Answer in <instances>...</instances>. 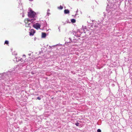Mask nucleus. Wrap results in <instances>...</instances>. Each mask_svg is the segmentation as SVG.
Wrapping results in <instances>:
<instances>
[{"label":"nucleus","mask_w":132,"mask_h":132,"mask_svg":"<svg viewBox=\"0 0 132 132\" xmlns=\"http://www.w3.org/2000/svg\"><path fill=\"white\" fill-rule=\"evenodd\" d=\"M46 36V34L45 33L42 32V37L45 38Z\"/></svg>","instance_id":"7"},{"label":"nucleus","mask_w":132,"mask_h":132,"mask_svg":"<svg viewBox=\"0 0 132 132\" xmlns=\"http://www.w3.org/2000/svg\"><path fill=\"white\" fill-rule=\"evenodd\" d=\"M26 60V56L24 55H23L22 57V58H20V60L22 61L23 62L24 61Z\"/></svg>","instance_id":"5"},{"label":"nucleus","mask_w":132,"mask_h":132,"mask_svg":"<svg viewBox=\"0 0 132 132\" xmlns=\"http://www.w3.org/2000/svg\"><path fill=\"white\" fill-rule=\"evenodd\" d=\"M79 123L78 122L76 123L75 125L77 126H78L79 125Z\"/></svg>","instance_id":"11"},{"label":"nucleus","mask_w":132,"mask_h":132,"mask_svg":"<svg viewBox=\"0 0 132 132\" xmlns=\"http://www.w3.org/2000/svg\"><path fill=\"white\" fill-rule=\"evenodd\" d=\"M69 39H70V38H69ZM70 41L69 42V43L71 42V38L70 39Z\"/></svg>","instance_id":"14"},{"label":"nucleus","mask_w":132,"mask_h":132,"mask_svg":"<svg viewBox=\"0 0 132 132\" xmlns=\"http://www.w3.org/2000/svg\"><path fill=\"white\" fill-rule=\"evenodd\" d=\"M9 42L7 40H6L5 42V44H6L7 45H8L9 44Z\"/></svg>","instance_id":"9"},{"label":"nucleus","mask_w":132,"mask_h":132,"mask_svg":"<svg viewBox=\"0 0 132 132\" xmlns=\"http://www.w3.org/2000/svg\"><path fill=\"white\" fill-rule=\"evenodd\" d=\"M58 9H60L61 10L63 9V7L62 6H60L59 7H58Z\"/></svg>","instance_id":"10"},{"label":"nucleus","mask_w":132,"mask_h":132,"mask_svg":"<svg viewBox=\"0 0 132 132\" xmlns=\"http://www.w3.org/2000/svg\"><path fill=\"white\" fill-rule=\"evenodd\" d=\"M37 99L38 100H41V98L39 97H38L37 98Z\"/></svg>","instance_id":"13"},{"label":"nucleus","mask_w":132,"mask_h":132,"mask_svg":"<svg viewBox=\"0 0 132 132\" xmlns=\"http://www.w3.org/2000/svg\"><path fill=\"white\" fill-rule=\"evenodd\" d=\"M35 32V31L33 29H31L30 30V36H33Z\"/></svg>","instance_id":"4"},{"label":"nucleus","mask_w":132,"mask_h":132,"mask_svg":"<svg viewBox=\"0 0 132 132\" xmlns=\"http://www.w3.org/2000/svg\"><path fill=\"white\" fill-rule=\"evenodd\" d=\"M35 20V19H34V20L31 19L30 20L28 18H26L24 20V22L25 23L26 25H27L28 24V25L26 26L28 27L30 24V23H28L30 21L31 22H32L33 21V20Z\"/></svg>","instance_id":"2"},{"label":"nucleus","mask_w":132,"mask_h":132,"mask_svg":"<svg viewBox=\"0 0 132 132\" xmlns=\"http://www.w3.org/2000/svg\"><path fill=\"white\" fill-rule=\"evenodd\" d=\"M71 21L73 23H75L76 22V20L74 19H72L71 20Z\"/></svg>","instance_id":"8"},{"label":"nucleus","mask_w":132,"mask_h":132,"mask_svg":"<svg viewBox=\"0 0 132 132\" xmlns=\"http://www.w3.org/2000/svg\"><path fill=\"white\" fill-rule=\"evenodd\" d=\"M97 132H101V130L100 129H98L97 130Z\"/></svg>","instance_id":"12"},{"label":"nucleus","mask_w":132,"mask_h":132,"mask_svg":"<svg viewBox=\"0 0 132 132\" xmlns=\"http://www.w3.org/2000/svg\"><path fill=\"white\" fill-rule=\"evenodd\" d=\"M33 0H29V1H32Z\"/></svg>","instance_id":"15"},{"label":"nucleus","mask_w":132,"mask_h":132,"mask_svg":"<svg viewBox=\"0 0 132 132\" xmlns=\"http://www.w3.org/2000/svg\"><path fill=\"white\" fill-rule=\"evenodd\" d=\"M34 27L37 29H40V24L38 23H36L33 25Z\"/></svg>","instance_id":"3"},{"label":"nucleus","mask_w":132,"mask_h":132,"mask_svg":"<svg viewBox=\"0 0 132 132\" xmlns=\"http://www.w3.org/2000/svg\"><path fill=\"white\" fill-rule=\"evenodd\" d=\"M36 15V13L31 9L28 12V16L30 18H34Z\"/></svg>","instance_id":"1"},{"label":"nucleus","mask_w":132,"mask_h":132,"mask_svg":"<svg viewBox=\"0 0 132 132\" xmlns=\"http://www.w3.org/2000/svg\"><path fill=\"white\" fill-rule=\"evenodd\" d=\"M64 13L65 14H68L70 12L68 10H64Z\"/></svg>","instance_id":"6"}]
</instances>
